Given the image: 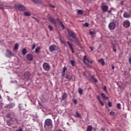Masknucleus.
I'll return each instance as SVG.
<instances>
[{
  "label": "nucleus",
  "instance_id": "obj_1",
  "mask_svg": "<svg viewBox=\"0 0 131 131\" xmlns=\"http://www.w3.org/2000/svg\"><path fill=\"white\" fill-rule=\"evenodd\" d=\"M14 8H15L16 10H18V11H20L21 12L26 11V7L23 5L19 3L15 4Z\"/></svg>",
  "mask_w": 131,
  "mask_h": 131
},
{
  "label": "nucleus",
  "instance_id": "obj_2",
  "mask_svg": "<svg viewBox=\"0 0 131 131\" xmlns=\"http://www.w3.org/2000/svg\"><path fill=\"white\" fill-rule=\"evenodd\" d=\"M53 125V121L51 119H47L45 121L44 126H51Z\"/></svg>",
  "mask_w": 131,
  "mask_h": 131
},
{
  "label": "nucleus",
  "instance_id": "obj_3",
  "mask_svg": "<svg viewBox=\"0 0 131 131\" xmlns=\"http://www.w3.org/2000/svg\"><path fill=\"white\" fill-rule=\"evenodd\" d=\"M116 27V24L114 21H112L108 24V29L110 30H114Z\"/></svg>",
  "mask_w": 131,
  "mask_h": 131
},
{
  "label": "nucleus",
  "instance_id": "obj_4",
  "mask_svg": "<svg viewBox=\"0 0 131 131\" xmlns=\"http://www.w3.org/2000/svg\"><path fill=\"white\" fill-rule=\"evenodd\" d=\"M43 69L45 70V71H50L51 70V67L50 66V64L47 62H45L43 63Z\"/></svg>",
  "mask_w": 131,
  "mask_h": 131
},
{
  "label": "nucleus",
  "instance_id": "obj_5",
  "mask_svg": "<svg viewBox=\"0 0 131 131\" xmlns=\"http://www.w3.org/2000/svg\"><path fill=\"white\" fill-rule=\"evenodd\" d=\"M49 51L51 52H55V51H58V46L55 45L50 46L49 47Z\"/></svg>",
  "mask_w": 131,
  "mask_h": 131
},
{
  "label": "nucleus",
  "instance_id": "obj_6",
  "mask_svg": "<svg viewBox=\"0 0 131 131\" xmlns=\"http://www.w3.org/2000/svg\"><path fill=\"white\" fill-rule=\"evenodd\" d=\"M5 56L8 58H11V57L14 56V53H12V51H11L10 50H7Z\"/></svg>",
  "mask_w": 131,
  "mask_h": 131
},
{
  "label": "nucleus",
  "instance_id": "obj_7",
  "mask_svg": "<svg viewBox=\"0 0 131 131\" xmlns=\"http://www.w3.org/2000/svg\"><path fill=\"white\" fill-rule=\"evenodd\" d=\"M68 34L69 36H71V37H72V38H75V37H76V34H75V32L72 31H69Z\"/></svg>",
  "mask_w": 131,
  "mask_h": 131
},
{
  "label": "nucleus",
  "instance_id": "obj_8",
  "mask_svg": "<svg viewBox=\"0 0 131 131\" xmlns=\"http://www.w3.org/2000/svg\"><path fill=\"white\" fill-rule=\"evenodd\" d=\"M26 59L28 61H32L33 60V55L31 54H28L26 55Z\"/></svg>",
  "mask_w": 131,
  "mask_h": 131
},
{
  "label": "nucleus",
  "instance_id": "obj_9",
  "mask_svg": "<svg viewBox=\"0 0 131 131\" xmlns=\"http://www.w3.org/2000/svg\"><path fill=\"white\" fill-rule=\"evenodd\" d=\"M15 107V103H11L5 106V108L7 109H12V108H14Z\"/></svg>",
  "mask_w": 131,
  "mask_h": 131
},
{
  "label": "nucleus",
  "instance_id": "obj_10",
  "mask_svg": "<svg viewBox=\"0 0 131 131\" xmlns=\"http://www.w3.org/2000/svg\"><path fill=\"white\" fill-rule=\"evenodd\" d=\"M123 25L126 28H128V27H129V26H130V23H129V21H128V20H126L123 22Z\"/></svg>",
  "mask_w": 131,
  "mask_h": 131
},
{
  "label": "nucleus",
  "instance_id": "obj_11",
  "mask_svg": "<svg viewBox=\"0 0 131 131\" xmlns=\"http://www.w3.org/2000/svg\"><path fill=\"white\" fill-rule=\"evenodd\" d=\"M67 43H68L70 49L72 51V54H73L74 53V49H73V45L70 43V41H68L67 42Z\"/></svg>",
  "mask_w": 131,
  "mask_h": 131
},
{
  "label": "nucleus",
  "instance_id": "obj_12",
  "mask_svg": "<svg viewBox=\"0 0 131 131\" xmlns=\"http://www.w3.org/2000/svg\"><path fill=\"white\" fill-rule=\"evenodd\" d=\"M49 20L51 23H52L53 24H57V21H56V19L52 16L49 17Z\"/></svg>",
  "mask_w": 131,
  "mask_h": 131
},
{
  "label": "nucleus",
  "instance_id": "obj_13",
  "mask_svg": "<svg viewBox=\"0 0 131 131\" xmlns=\"http://www.w3.org/2000/svg\"><path fill=\"white\" fill-rule=\"evenodd\" d=\"M15 117V114L13 112L9 113L7 114V118H14Z\"/></svg>",
  "mask_w": 131,
  "mask_h": 131
},
{
  "label": "nucleus",
  "instance_id": "obj_14",
  "mask_svg": "<svg viewBox=\"0 0 131 131\" xmlns=\"http://www.w3.org/2000/svg\"><path fill=\"white\" fill-rule=\"evenodd\" d=\"M24 77L26 79H28L30 77V73L29 72H26L24 73Z\"/></svg>",
  "mask_w": 131,
  "mask_h": 131
},
{
  "label": "nucleus",
  "instance_id": "obj_15",
  "mask_svg": "<svg viewBox=\"0 0 131 131\" xmlns=\"http://www.w3.org/2000/svg\"><path fill=\"white\" fill-rule=\"evenodd\" d=\"M108 6L107 5H103L102 7V10L103 11V12H107L108 11Z\"/></svg>",
  "mask_w": 131,
  "mask_h": 131
},
{
  "label": "nucleus",
  "instance_id": "obj_16",
  "mask_svg": "<svg viewBox=\"0 0 131 131\" xmlns=\"http://www.w3.org/2000/svg\"><path fill=\"white\" fill-rule=\"evenodd\" d=\"M98 63H100V64H101L102 66H104V65H105V61H104V59L103 58L98 59Z\"/></svg>",
  "mask_w": 131,
  "mask_h": 131
},
{
  "label": "nucleus",
  "instance_id": "obj_17",
  "mask_svg": "<svg viewBox=\"0 0 131 131\" xmlns=\"http://www.w3.org/2000/svg\"><path fill=\"white\" fill-rule=\"evenodd\" d=\"M66 79H67L69 81H70V80H71V79H72V76L69 74H67L66 75Z\"/></svg>",
  "mask_w": 131,
  "mask_h": 131
},
{
  "label": "nucleus",
  "instance_id": "obj_18",
  "mask_svg": "<svg viewBox=\"0 0 131 131\" xmlns=\"http://www.w3.org/2000/svg\"><path fill=\"white\" fill-rule=\"evenodd\" d=\"M74 39V41L77 43V45H78L79 47H80V42H79V40L77 37L73 38Z\"/></svg>",
  "mask_w": 131,
  "mask_h": 131
},
{
  "label": "nucleus",
  "instance_id": "obj_19",
  "mask_svg": "<svg viewBox=\"0 0 131 131\" xmlns=\"http://www.w3.org/2000/svg\"><path fill=\"white\" fill-rule=\"evenodd\" d=\"M123 17L124 18H129L130 17V15L127 13V12H124V14H123Z\"/></svg>",
  "mask_w": 131,
  "mask_h": 131
},
{
  "label": "nucleus",
  "instance_id": "obj_20",
  "mask_svg": "<svg viewBox=\"0 0 131 131\" xmlns=\"http://www.w3.org/2000/svg\"><path fill=\"white\" fill-rule=\"evenodd\" d=\"M61 98H62V101H63V100H65V99L67 98V94H66V93H63L62 94Z\"/></svg>",
  "mask_w": 131,
  "mask_h": 131
},
{
  "label": "nucleus",
  "instance_id": "obj_21",
  "mask_svg": "<svg viewBox=\"0 0 131 131\" xmlns=\"http://www.w3.org/2000/svg\"><path fill=\"white\" fill-rule=\"evenodd\" d=\"M21 53L24 55H26V53H27V50L26 49V48H24L22 50Z\"/></svg>",
  "mask_w": 131,
  "mask_h": 131
},
{
  "label": "nucleus",
  "instance_id": "obj_22",
  "mask_svg": "<svg viewBox=\"0 0 131 131\" xmlns=\"http://www.w3.org/2000/svg\"><path fill=\"white\" fill-rule=\"evenodd\" d=\"M93 130V126L92 125H89L87 127L86 131H92Z\"/></svg>",
  "mask_w": 131,
  "mask_h": 131
},
{
  "label": "nucleus",
  "instance_id": "obj_23",
  "mask_svg": "<svg viewBox=\"0 0 131 131\" xmlns=\"http://www.w3.org/2000/svg\"><path fill=\"white\" fill-rule=\"evenodd\" d=\"M101 95L104 100H108V97L106 96L104 93H101Z\"/></svg>",
  "mask_w": 131,
  "mask_h": 131
},
{
  "label": "nucleus",
  "instance_id": "obj_24",
  "mask_svg": "<svg viewBox=\"0 0 131 131\" xmlns=\"http://www.w3.org/2000/svg\"><path fill=\"white\" fill-rule=\"evenodd\" d=\"M24 15L27 17H29V16H31V13H30V12H26L24 13Z\"/></svg>",
  "mask_w": 131,
  "mask_h": 131
},
{
  "label": "nucleus",
  "instance_id": "obj_25",
  "mask_svg": "<svg viewBox=\"0 0 131 131\" xmlns=\"http://www.w3.org/2000/svg\"><path fill=\"white\" fill-rule=\"evenodd\" d=\"M19 48V43H16L14 45V51H17V49Z\"/></svg>",
  "mask_w": 131,
  "mask_h": 131
},
{
  "label": "nucleus",
  "instance_id": "obj_26",
  "mask_svg": "<svg viewBox=\"0 0 131 131\" xmlns=\"http://www.w3.org/2000/svg\"><path fill=\"white\" fill-rule=\"evenodd\" d=\"M39 51H40V47H38L36 48L35 52L36 53V54L38 53V52H39Z\"/></svg>",
  "mask_w": 131,
  "mask_h": 131
},
{
  "label": "nucleus",
  "instance_id": "obj_27",
  "mask_svg": "<svg viewBox=\"0 0 131 131\" xmlns=\"http://www.w3.org/2000/svg\"><path fill=\"white\" fill-rule=\"evenodd\" d=\"M32 2L34 3H35L36 4H41V1L40 0H32Z\"/></svg>",
  "mask_w": 131,
  "mask_h": 131
},
{
  "label": "nucleus",
  "instance_id": "obj_28",
  "mask_svg": "<svg viewBox=\"0 0 131 131\" xmlns=\"http://www.w3.org/2000/svg\"><path fill=\"white\" fill-rule=\"evenodd\" d=\"M58 23H59L60 24L62 29H65V26H64L62 21H61V20L59 21V22H58Z\"/></svg>",
  "mask_w": 131,
  "mask_h": 131
},
{
  "label": "nucleus",
  "instance_id": "obj_29",
  "mask_svg": "<svg viewBox=\"0 0 131 131\" xmlns=\"http://www.w3.org/2000/svg\"><path fill=\"white\" fill-rule=\"evenodd\" d=\"M77 13L78 15H82L83 14V12L80 10H78Z\"/></svg>",
  "mask_w": 131,
  "mask_h": 131
},
{
  "label": "nucleus",
  "instance_id": "obj_30",
  "mask_svg": "<svg viewBox=\"0 0 131 131\" xmlns=\"http://www.w3.org/2000/svg\"><path fill=\"white\" fill-rule=\"evenodd\" d=\"M76 117H79V118H81V115H80L79 113L76 112Z\"/></svg>",
  "mask_w": 131,
  "mask_h": 131
},
{
  "label": "nucleus",
  "instance_id": "obj_31",
  "mask_svg": "<svg viewBox=\"0 0 131 131\" xmlns=\"http://www.w3.org/2000/svg\"><path fill=\"white\" fill-rule=\"evenodd\" d=\"M83 91L81 89L79 88V90H78V93L80 95H82V93H83Z\"/></svg>",
  "mask_w": 131,
  "mask_h": 131
},
{
  "label": "nucleus",
  "instance_id": "obj_32",
  "mask_svg": "<svg viewBox=\"0 0 131 131\" xmlns=\"http://www.w3.org/2000/svg\"><path fill=\"white\" fill-rule=\"evenodd\" d=\"M90 34H91V35H92V37H94V34H96V32H95L94 31H90Z\"/></svg>",
  "mask_w": 131,
  "mask_h": 131
},
{
  "label": "nucleus",
  "instance_id": "obj_33",
  "mask_svg": "<svg viewBox=\"0 0 131 131\" xmlns=\"http://www.w3.org/2000/svg\"><path fill=\"white\" fill-rule=\"evenodd\" d=\"M60 41L61 42H62V43H63V45H64L66 47L67 46V45H66V42H65V41L62 40V39H60Z\"/></svg>",
  "mask_w": 131,
  "mask_h": 131
},
{
  "label": "nucleus",
  "instance_id": "obj_34",
  "mask_svg": "<svg viewBox=\"0 0 131 131\" xmlns=\"http://www.w3.org/2000/svg\"><path fill=\"white\" fill-rule=\"evenodd\" d=\"M110 115L112 116H115V113L113 111H111L110 113Z\"/></svg>",
  "mask_w": 131,
  "mask_h": 131
},
{
  "label": "nucleus",
  "instance_id": "obj_35",
  "mask_svg": "<svg viewBox=\"0 0 131 131\" xmlns=\"http://www.w3.org/2000/svg\"><path fill=\"white\" fill-rule=\"evenodd\" d=\"M75 62H74V60L71 61V64L72 66H73V67L75 66Z\"/></svg>",
  "mask_w": 131,
  "mask_h": 131
},
{
  "label": "nucleus",
  "instance_id": "obj_36",
  "mask_svg": "<svg viewBox=\"0 0 131 131\" xmlns=\"http://www.w3.org/2000/svg\"><path fill=\"white\" fill-rule=\"evenodd\" d=\"M118 109H121V104L120 103H118L117 105Z\"/></svg>",
  "mask_w": 131,
  "mask_h": 131
},
{
  "label": "nucleus",
  "instance_id": "obj_37",
  "mask_svg": "<svg viewBox=\"0 0 131 131\" xmlns=\"http://www.w3.org/2000/svg\"><path fill=\"white\" fill-rule=\"evenodd\" d=\"M92 79L94 80V82L96 83L98 82V80H97L96 79H95L94 76H92Z\"/></svg>",
  "mask_w": 131,
  "mask_h": 131
},
{
  "label": "nucleus",
  "instance_id": "obj_38",
  "mask_svg": "<svg viewBox=\"0 0 131 131\" xmlns=\"http://www.w3.org/2000/svg\"><path fill=\"white\" fill-rule=\"evenodd\" d=\"M107 105L108 107H112V102L111 101L108 102Z\"/></svg>",
  "mask_w": 131,
  "mask_h": 131
},
{
  "label": "nucleus",
  "instance_id": "obj_39",
  "mask_svg": "<svg viewBox=\"0 0 131 131\" xmlns=\"http://www.w3.org/2000/svg\"><path fill=\"white\" fill-rule=\"evenodd\" d=\"M112 49H116V44H113L111 46Z\"/></svg>",
  "mask_w": 131,
  "mask_h": 131
},
{
  "label": "nucleus",
  "instance_id": "obj_40",
  "mask_svg": "<svg viewBox=\"0 0 131 131\" xmlns=\"http://www.w3.org/2000/svg\"><path fill=\"white\" fill-rule=\"evenodd\" d=\"M48 28L50 29V30H53V27L51 25H48Z\"/></svg>",
  "mask_w": 131,
  "mask_h": 131
},
{
  "label": "nucleus",
  "instance_id": "obj_41",
  "mask_svg": "<svg viewBox=\"0 0 131 131\" xmlns=\"http://www.w3.org/2000/svg\"><path fill=\"white\" fill-rule=\"evenodd\" d=\"M99 104L101 105V106H104V102L102 101L101 100H100Z\"/></svg>",
  "mask_w": 131,
  "mask_h": 131
},
{
  "label": "nucleus",
  "instance_id": "obj_42",
  "mask_svg": "<svg viewBox=\"0 0 131 131\" xmlns=\"http://www.w3.org/2000/svg\"><path fill=\"white\" fill-rule=\"evenodd\" d=\"M89 23H85L83 25V26H84V27H89Z\"/></svg>",
  "mask_w": 131,
  "mask_h": 131
},
{
  "label": "nucleus",
  "instance_id": "obj_43",
  "mask_svg": "<svg viewBox=\"0 0 131 131\" xmlns=\"http://www.w3.org/2000/svg\"><path fill=\"white\" fill-rule=\"evenodd\" d=\"M83 62L84 64L86 66H87V67H89L90 66L89 65V64H88V63H86V62H85V61L83 60Z\"/></svg>",
  "mask_w": 131,
  "mask_h": 131
},
{
  "label": "nucleus",
  "instance_id": "obj_44",
  "mask_svg": "<svg viewBox=\"0 0 131 131\" xmlns=\"http://www.w3.org/2000/svg\"><path fill=\"white\" fill-rule=\"evenodd\" d=\"M73 102L74 103H75V105H76V104H77V100H76V99L73 100Z\"/></svg>",
  "mask_w": 131,
  "mask_h": 131
},
{
  "label": "nucleus",
  "instance_id": "obj_45",
  "mask_svg": "<svg viewBox=\"0 0 131 131\" xmlns=\"http://www.w3.org/2000/svg\"><path fill=\"white\" fill-rule=\"evenodd\" d=\"M66 70H67V68H66V67H64L63 69L62 72H66Z\"/></svg>",
  "mask_w": 131,
  "mask_h": 131
},
{
  "label": "nucleus",
  "instance_id": "obj_46",
  "mask_svg": "<svg viewBox=\"0 0 131 131\" xmlns=\"http://www.w3.org/2000/svg\"><path fill=\"white\" fill-rule=\"evenodd\" d=\"M35 49V43H34L32 45V49L34 50Z\"/></svg>",
  "mask_w": 131,
  "mask_h": 131
},
{
  "label": "nucleus",
  "instance_id": "obj_47",
  "mask_svg": "<svg viewBox=\"0 0 131 131\" xmlns=\"http://www.w3.org/2000/svg\"><path fill=\"white\" fill-rule=\"evenodd\" d=\"M103 90L104 91V92H105L106 93H107V87L106 86H104L103 87Z\"/></svg>",
  "mask_w": 131,
  "mask_h": 131
},
{
  "label": "nucleus",
  "instance_id": "obj_48",
  "mask_svg": "<svg viewBox=\"0 0 131 131\" xmlns=\"http://www.w3.org/2000/svg\"><path fill=\"white\" fill-rule=\"evenodd\" d=\"M97 99L98 100L99 102H100V101H101V99L100 98V96L99 95H97Z\"/></svg>",
  "mask_w": 131,
  "mask_h": 131
},
{
  "label": "nucleus",
  "instance_id": "obj_49",
  "mask_svg": "<svg viewBox=\"0 0 131 131\" xmlns=\"http://www.w3.org/2000/svg\"><path fill=\"white\" fill-rule=\"evenodd\" d=\"M88 58L86 57V56H84V57H83V61H85V60H88Z\"/></svg>",
  "mask_w": 131,
  "mask_h": 131
},
{
  "label": "nucleus",
  "instance_id": "obj_50",
  "mask_svg": "<svg viewBox=\"0 0 131 131\" xmlns=\"http://www.w3.org/2000/svg\"><path fill=\"white\" fill-rule=\"evenodd\" d=\"M33 19H35V20L36 21H37V22H39V19H38L37 18H35V17H33Z\"/></svg>",
  "mask_w": 131,
  "mask_h": 131
},
{
  "label": "nucleus",
  "instance_id": "obj_51",
  "mask_svg": "<svg viewBox=\"0 0 131 131\" xmlns=\"http://www.w3.org/2000/svg\"><path fill=\"white\" fill-rule=\"evenodd\" d=\"M61 74H62V77H64V76H65V72H62Z\"/></svg>",
  "mask_w": 131,
  "mask_h": 131
},
{
  "label": "nucleus",
  "instance_id": "obj_52",
  "mask_svg": "<svg viewBox=\"0 0 131 131\" xmlns=\"http://www.w3.org/2000/svg\"><path fill=\"white\" fill-rule=\"evenodd\" d=\"M128 62H129V64H131V57H130L129 58Z\"/></svg>",
  "mask_w": 131,
  "mask_h": 131
},
{
  "label": "nucleus",
  "instance_id": "obj_53",
  "mask_svg": "<svg viewBox=\"0 0 131 131\" xmlns=\"http://www.w3.org/2000/svg\"><path fill=\"white\" fill-rule=\"evenodd\" d=\"M111 67H112V69H113V70H114V68H115V67H114V65L112 64Z\"/></svg>",
  "mask_w": 131,
  "mask_h": 131
},
{
  "label": "nucleus",
  "instance_id": "obj_54",
  "mask_svg": "<svg viewBox=\"0 0 131 131\" xmlns=\"http://www.w3.org/2000/svg\"><path fill=\"white\" fill-rule=\"evenodd\" d=\"M90 50H91V51H94V47H90Z\"/></svg>",
  "mask_w": 131,
  "mask_h": 131
},
{
  "label": "nucleus",
  "instance_id": "obj_55",
  "mask_svg": "<svg viewBox=\"0 0 131 131\" xmlns=\"http://www.w3.org/2000/svg\"><path fill=\"white\" fill-rule=\"evenodd\" d=\"M50 7H51V8H53V9H55V6L54 5H50Z\"/></svg>",
  "mask_w": 131,
  "mask_h": 131
},
{
  "label": "nucleus",
  "instance_id": "obj_56",
  "mask_svg": "<svg viewBox=\"0 0 131 131\" xmlns=\"http://www.w3.org/2000/svg\"><path fill=\"white\" fill-rule=\"evenodd\" d=\"M107 12H108V14H110V13H111L112 12V11L111 10H110L107 11Z\"/></svg>",
  "mask_w": 131,
  "mask_h": 131
},
{
  "label": "nucleus",
  "instance_id": "obj_57",
  "mask_svg": "<svg viewBox=\"0 0 131 131\" xmlns=\"http://www.w3.org/2000/svg\"><path fill=\"white\" fill-rule=\"evenodd\" d=\"M114 52H116V48H113Z\"/></svg>",
  "mask_w": 131,
  "mask_h": 131
},
{
  "label": "nucleus",
  "instance_id": "obj_58",
  "mask_svg": "<svg viewBox=\"0 0 131 131\" xmlns=\"http://www.w3.org/2000/svg\"><path fill=\"white\" fill-rule=\"evenodd\" d=\"M56 20H57V21H58V22H60V19H59V18H57L56 19Z\"/></svg>",
  "mask_w": 131,
  "mask_h": 131
},
{
  "label": "nucleus",
  "instance_id": "obj_59",
  "mask_svg": "<svg viewBox=\"0 0 131 131\" xmlns=\"http://www.w3.org/2000/svg\"><path fill=\"white\" fill-rule=\"evenodd\" d=\"M101 130H102V131H105V128H101Z\"/></svg>",
  "mask_w": 131,
  "mask_h": 131
},
{
  "label": "nucleus",
  "instance_id": "obj_60",
  "mask_svg": "<svg viewBox=\"0 0 131 131\" xmlns=\"http://www.w3.org/2000/svg\"><path fill=\"white\" fill-rule=\"evenodd\" d=\"M87 61H88V62H89V63H90V62H91V61H90V59H87Z\"/></svg>",
  "mask_w": 131,
  "mask_h": 131
},
{
  "label": "nucleus",
  "instance_id": "obj_61",
  "mask_svg": "<svg viewBox=\"0 0 131 131\" xmlns=\"http://www.w3.org/2000/svg\"><path fill=\"white\" fill-rule=\"evenodd\" d=\"M93 62H94L93 61H90V63L91 64H93Z\"/></svg>",
  "mask_w": 131,
  "mask_h": 131
},
{
  "label": "nucleus",
  "instance_id": "obj_62",
  "mask_svg": "<svg viewBox=\"0 0 131 131\" xmlns=\"http://www.w3.org/2000/svg\"><path fill=\"white\" fill-rule=\"evenodd\" d=\"M2 99V95L0 94V99Z\"/></svg>",
  "mask_w": 131,
  "mask_h": 131
},
{
  "label": "nucleus",
  "instance_id": "obj_63",
  "mask_svg": "<svg viewBox=\"0 0 131 131\" xmlns=\"http://www.w3.org/2000/svg\"><path fill=\"white\" fill-rule=\"evenodd\" d=\"M8 123V125H9V126L11 125V124H10V123Z\"/></svg>",
  "mask_w": 131,
  "mask_h": 131
},
{
  "label": "nucleus",
  "instance_id": "obj_64",
  "mask_svg": "<svg viewBox=\"0 0 131 131\" xmlns=\"http://www.w3.org/2000/svg\"><path fill=\"white\" fill-rule=\"evenodd\" d=\"M0 9H2V7H1V6H0Z\"/></svg>",
  "mask_w": 131,
  "mask_h": 131
}]
</instances>
